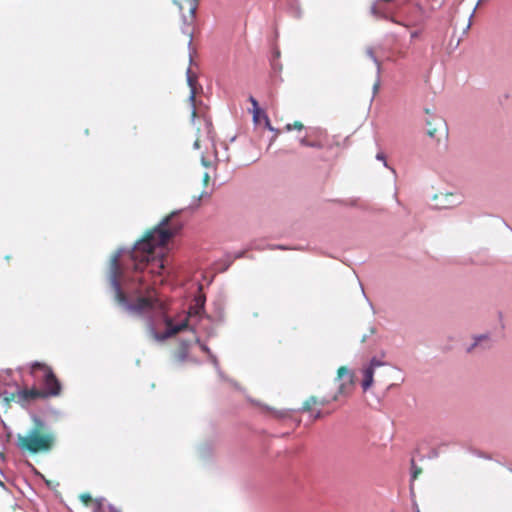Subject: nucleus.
I'll return each mask as SVG.
<instances>
[{"instance_id":"20","label":"nucleus","mask_w":512,"mask_h":512,"mask_svg":"<svg viewBox=\"0 0 512 512\" xmlns=\"http://www.w3.org/2000/svg\"><path fill=\"white\" fill-rule=\"evenodd\" d=\"M383 365H385V363L383 361L379 360L376 357H372L370 362H369V365L366 368H371V371L374 372L375 368L381 367Z\"/></svg>"},{"instance_id":"52","label":"nucleus","mask_w":512,"mask_h":512,"mask_svg":"<svg viewBox=\"0 0 512 512\" xmlns=\"http://www.w3.org/2000/svg\"><path fill=\"white\" fill-rule=\"evenodd\" d=\"M425 113L429 114L430 110L428 108L425 109Z\"/></svg>"},{"instance_id":"16","label":"nucleus","mask_w":512,"mask_h":512,"mask_svg":"<svg viewBox=\"0 0 512 512\" xmlns=\"http://www.w3.org/2000/svg\"><path fill=\"white\" fill-rule=\"evenodd\" d=\"M474 339L480 345H482V343H485V345L483 346L484 349H488L491 346L489 334H480V335L475 336Z\"/></svg>"},{"instance_id":"43","label":"nucleus","mask_w":512,"mask_h":512,"mask_svg":"<svg viewBox=\"0 0 512 512\" xmlns=\"http://www.w3.org/2000/svg\"><path fill=\"white\" fill-rule=\"evenodd\" d=\"M193 147H194L195 149H199L200 145H199V141H198V140H196V141L194 142Z\"/></svg>"},{"instance_id":"50","label":"nucleus","mask_w":512,"mask_h":512,"mask_svg":"<svg viewBox=\"0 0 512 512\" xmlns=\"http://www.w3.org/2000/svg\"><path fill=\"white\" fill-rule=\"evenodd\" d=\"M284 416H285V412H281V413L279 414V417H284Z\"/></svg>"},{"instance_id":"31","label":"nucleus","mask_w":512,"mask_h":512,"mask_svg":"<svg viewBox=\"0 0 512 512\" xmlns=\"http://www.w3.org/2000/svg\"><path fill=\"white\" fill-rule=\"evenodd\" d=\"M291 13H292V14H293V16H294V17H296V18L301 17V10H300V8H299V7H296V6L294 7V6H292V7H291Z\"/></svg>"},{"instance_id":"29","label":"nucleus","mask_w":512,"mask_h":512,"mask_svg":"<svg viewBox=\"0 0 512 512\" xmlns=\"http://www.w3.org/2000/svg\"><path fill=\"white\" fill-rule=\"evenodd\" d=\"M380 87V74L378 75L376 73V81L373 84L372 90H373V96L378 92V89Z\"/></svg>"},{"instance_id":"3","label":"nucleus","mask_w":512,"mask_h":512,"mask_svg":"<svg viewBox=\"0 0 512 512\" xmlns=\"http://www.w3.org/2000/svg\"><path fill=\"white\" fill-rule=\"evenodd\" d=\"M39 369L43 372V385H44V397H55L58 396L61 392L62 386L58 378L56 377L53 370L38 361H35L32 364V370Z\"/></svg>"},{"instance_id":"18","label":"nucleus","mask_w":512,"mask_h":512,"mask_svg":"<svg viewBox=\"0 0 512 512\" xmlns=\"http://www.w3.org/2000/svg\"><path fill=\"white\" fill-rule=\"evenodd\" d=\"M316 403H317L316 398L312 396L303 403V406L299 409V411L308 412L311 410L312 405L316 404Z\"/></svg>"},{"instance_id":"41","label":"nucleus","mask_w":512,"mask_h":512,"mask_svg":"<svg viewBox=\"0 0 512 512\" xmlns=\"http://www.w3.org/2000/svg\"><path fill=\"white\" fill-rule=\"evenodd\" d=\"M427 133L430 137H435V130H431L430 128H428Z\"/></svg>"},{"instance_id":"10","label":"nucleus","mask_w":512,"mask_h":512,"mask_svg":"<svg viewBox=\"0 0 512 512\" xmlns=\"http://www.w3.org/2000/svg\"><path fill=\"white\" fill-rule=\"evenodd\" d=\"M363 380H362V388L364 391H367L373 384L374 372L371 371V368H364L363 370Z\"/></svg>"},{"instance_id":"58","label":"nucleus","mask_w":512,"mask_h":512,"mask_svg":"<svg viewBox=\"0 0 512 512\" xmlns=\"http://www.w3.org/2000/svg\"><path fill=\"white\" fill-rule=\"evenodd\" d=\"M416 512H420L418 508H417Z\"/></svg>"},{"instance_id":"5","label":"nucleus","mask_w":512,"mask_h":512,"mask_svg":"<svg viewBox=\"0 0 512 512\" xmlns=\"http://www.w3.org/2000/svg\"><path fill=\"white\" fill-rule=\"evenodd\" d=\"M186 78H187V84L190 87L189 101H190L191 106H192L191 117H192V120L194 121V119L196 117V108H195V95H196L195 83H196V78L191 75V69L190 68H188L187 71H186Z\"/></svg>"},{"instance_id":"46","label":"nucleus","mask_w":512,"mask_h":512,"mask_svg":"<svg viewBox=\"0 0 512 512\" xmlns=\"http://www.w3.org/2000/svg\"><path fill=\"white\" fill-rule=\"evenodd\" d=\"M202 164H203L204 166H207V162H206V160H205V158H204V157H202Z\"/></svg>"},{"instance_id":"13","label":"nucleus","mask_w":512,"mask_h":512,"mask_svg":"<svg viewBox=\"0 0 512 512\" xmlns=\"http://www.w3.org/2000/svg\"><path fill=\"white\" fill-rule=\"evenodd\" d=\"M182 19H183V26H182L181 30H182L183 34H185V35L190 37V40H189V43H188V47H190L191 44H192L193 31L190 28V24L187 23V18H186L185 15L182 16Z\"/></svg>"},{"instance_id":"37","label":"nucleus","mask_w":512,"mask_h":512,"mask_svg":"<svg viewBox=\"0 0 512 512\" xmlns=\"http://www.w3.org/2000/svg\"><path fill=\"white\" fill-rule=\"evenodd\" d=\"M104 499L101 498V499H96V509H100L101 508V505H102V501Z\"/></svg>"},{"instance_id":"21","label":"nucleus","mask_w":512,"mask_h":512,"mask_svg":"<svg viewBox=\"0 0 512 512\" xmlns=\"http://www.w3.org/2000/svg\"><path fill=\"white\" fill-rule=\"evenodd\" d=\"M376 159H377V160H379V161H382V162H383V165H384L386 168L390 169V170L393 172V174H394V175L396 174L395 169H394V168H392V167H390V166L388 165V163H387V161H386V157H385L384 153H382V152L377 153V154H376Z\"/></svg>"},{"instance_id":"55","label":"nucleus","mask_w":512,"mask_h":512,"mask_svg":"<svg viewBox=\"0 0 512 512\" xmlns=\"http://www.w3.org/2000/svg\"><path fill=\"white\" fill-rule=\"evenodd\" d=\"M235 136L230 139L231 142L235 141Z\"/></svg>"},{"instance_id":"40","label":"nucleus","mask_w":512,"mask_h":512,"mask_svg":"<svg viewBox=\"0 0 512 512\" xmlns=\"http://www.w3.org/2000/svg\"><path fill=\"white\" fill-rule=\"evenodd\" d=\"M4 395H6L5 400L9 401L14 398V394H8L7 392H4Z\"/></svg>"},{"instance_id":"26","label":"nucleus","mask_w":512,"mask_h":512,"mask_svg":"<svg viewBox=\"0 0 512 512\" xmlns=\"http://www.w3.org/2000/svg\"><path fill=\"white\" fill-rule=\"evenodd\" d=\"M439 454H440V452H439V448L437 447V448H433V449H431V450L429 451V453L427 454V456H426V457H427L428 459H436V458H438V457H439Z\"/></svg>"},{"instance_id":"56","label":"nucleus","mask_w":512,"mask_h":512,"mask_svg":"<svg viewBox=\"0 0 512 512\" xmlns=\"http://www.w3.org/2000/svg\"><path fill=\"white\" fill-rule=\"evenodd\" d=\"M482 0H478L476 7L481 3Z\"/></svg>"},{"instance_id":"9","label":"nucleus","mask_w":512,"mask_h":512,"mask_svg":"<svg viewBox=\"0 0 512 512\" xmlns=\"http://www.w3.org/2000/svg\"><path fill=\"white\" fill-rule=\"evenodd\" d=\"M191 345L189 340H181L180 341V349L175 355V359L182 363L188 358V349Z\"/></svg>"},{"instance_id":"33","label":"nucleus","mask_w":512,"mask_h":512,"mask_svg":"<svg viewBox=\"0 0 512 512\" xmlns=\"http://www.w3.org/2000/svg\"><path fill=\"white\" fill-rule=\"evenodd\" d=\"M480 344L474 339L473 343L467 347L466 351L471 352L474 348L479 346Z\"/></svg>"},{"instance_id":"32","label":"nucleus","mask_w":512,"mask_h":512,"mask_svg":"<svg viewBox=\"0 0 512 512\" xmlns=\"http://www.w3.org/2000/svg\"><path fill=\"white\" fill-rule=\"evenodd\" d=\"M80 499H81L82 502L86 503V502L91 500V495L88 494V493L81 494L80 495Z\"/></svg>"},{"instance_id":"22","label":"nucleus","mask_w":512,"mask_h":512,"mask_svg":"<svg viewBox=\"0 0 512 512\" xmlns=\"http://www.w3.org/2000/svg\"><path fill=\"white\" fill-rule=\"evenodd\" d=\"M270 66L275 73H280L282 71V64L279 60H270Z\"/></svg>"},{"instance_id":"45","label":"nucleus","mask_w":512,"mask_h":512,"mask_svg":"<svg viewBox=\"0 0 512 512\" xmlns=\"http://www.w3.org/2000/svg\"><path fill=\"white\" fill-rule=\"evenodd\" d=\"M447 445H448V443L443 442V443H440V444L438 445V448H440V447H442V446H447Z\"/></svg>"},{"instance_id":"17","label":"nucleus","mask_w":512,"mask_h":512,"mask_svg":"<svg viewBox=\"0 0 512 512\" xmlns=\"http://www.w3.org/2000/svg\"><path fill=\"white\" fill-rule=\"evenodd\" d=\"M199 454L204 459L209 458L212 454V446L208 443L202 445L199 448Z\"/></svg>"},{"instance_id":"35","label":"nucleus","mask_w":512,"mask_h":512,"mask_svg":"<svg viewBox=\"0 0 512 512\" xmlns=\"http://www.w3.org/2000/svg\"><path fill=\"white\" fill-rule=\"evenodd\" d=\"M189 12L192 15V17H194V15L196 13V5L195 4L190 7Z\"/></svg>"},{"instance_id":"54","label":"nucleus","mask_w":512,"mask_h":512,"mask_svg":"<svg viewBox=\"0 0 512 512\" xmlns=\"http://www.w3.org/2000/svg\"><path fill=\"white\" fill-rule=\"evenodd\" d=\"M426 125H427V126H430V125H431L430 121H428V120H427V121H426Z\"/></svg>"},{"instance_id":"7","label":"nucleus","mask_w":512,"mask_h":512,"mask_svg":"<svg viewBox=\"0 0 512 512\" xmlns=\"http://www.w3.org/2000/svg\"><path fill=\"white\" fill-rule=\"evenodd\" d=\"M205 306V297L203 295H198L195 297V303L193 306L189 308V316H198L202 312H204Z\"/></svg>"},{"instance_id":"11","label":"nucleus","mask_w":512,"mask_h":512,"mask_svg":"<svg viewBox=\"0 0 512 512\" xmlns=\"http://www.w3.org/2000/svg\"><path fill=\"white\" fill-rule=\"evenodd\" d=\"M233 259L231 253H227L222 260L219 261L216 268L219 272H225L232 265Z\"/></svg>"},{"instance_id":"4","label":"nucleus","mask_w":512,"mask_h":512,"mask_svg":"<svg viewBox=\"0 0 512 512\" xmlns=\"http://www.w3.org/2000/svg\"><path fill=\"white\" fill-rule=\"evenodd\" d=\"M336 380L339 382L337 393L334 395L333 400H336L338 395H347L353 387V373L345 366H341L337 371Z\"/></svg>"},{"instance_id":"2","label":"nucleus","mask_w":512,"mask_h":512,"mask_svg":"<svg viewBox=\"0 0 512 512\" xmlns=\"http://www.w3.org/2000/svg\"><path fill=\"white\" fill-rule=\"evenodd\" d=\"M34 426L25 435L18 433L15 446L22 453H48L56 445L57 435L45 419L35 413H30Z\"/></svg>"},{"instance_id":"47","label":"nucleus","mask_w":512,"mask_h":512,"mask_svg":"<svg viewBox=\"0 0 512 512\" xmlns=\"http://www.w3.org/2000/svg\"><path fill=\"white\" fill-rule=\"evenodd\" d=\"M276 247H277L278 249H282V250L286 249V247H285V246H282V245H278V246H276Z\"/></svg>"},{"instance_id":"8","label":"nucleus","mask_w":512,"mask_h":512,"mask_svg":"<svg viewBox=\"0 0 512 512\" xmlns=\"http://www.w3.org/2000/svg\"><path fill=\"white\" fill-rule=\"evenodd\" d=\"M249 101L252 104V114L254 123H258L260 119L264 118V115H267L266 112L260 108L258 101L253 97H249Z\"/></svg>"},{"instance_id":"28","label":"nucleus","mask_w":512,"mask_h":512,"mask_svg":"<svg viewBox=\"0 0 512 512\" xmlns=\"http://www.w3.org/2000/svg\"><path fill=\"white\" fill-rule=\"evenodd\" d=\"M209 361L212 363L215 369H218L219 361L215 354L211 353L208 355Z\"/></svg>"},{"instance_id":"23","label":"nucleus","mask_w":512,"mask_h":512,"mask_svg":"<svg viewBox=\"0 0 512 512\" xmlns=\"http://www.w3.org/2000/svg\"><path fill=\"white\" fill-rule=\"evenodd\" d=\"M303 128H304L303 124L298 121L294 122L293 124H287L285 126V129L287 131H291L293 129L302 130Z\"/></svg>"},{"instance_id":"51","label":"nucleus","mask_w":512,"mask_h":512,"mask_svg":"<svg viewBox=\"0 0 512 512\" xmlns=\"http://www.w3.org/2000/svg\"><path fill=\"white\" fill-rule=\"evenodd\" d=\"M362 294H363V295H364V297L367 299V296H366L365 291H364V289H363V288H362Z\"/></svg>"},{"instance_id":"12","label":"nucleus","mask_w":512,"mask_h":512,"mask_svg":"<svg viewBox=\"0 0 512 512\" xmlns=\"http://www.w3.org/2000/svg\"><path fill=\"white\" fill-rule=\"evenodd\" d=\"M299 143L305 147L316 148V149L323 148V144L320 141H310L307 139V137L300 138Z\"/></svg>"},{"instance_id":"36","label":"nucleus","mask_w":512,"mask_h":512,"mask_svg":"<svg viewBox=\"0 0 512 512\" xmlns=\"http://www.w3.org/2000/svg\"><path fill=\"white\" fill-rule=\"evenodd\" d=\"M419 31H413L410 34L411 39H416L419 36Z\"/></svg>"},{"instance_id":"14","label":"nucleus","mask_w":512,"mask_h":512,"mask_svg":"<svg viewBox=\"0 0 512 512\" xmlns=\"http://www.w3.org/2000/svg\"><path fill=\"white\" fill-rule=\"evenodd\" d=\"M366 54L376 65V73L379 75L381 73V64L377 57L375 56L373 49L371 47L367 48Z\"/></svg>"},{"instance_id":"42","label":"nucleus","mask_w":512,"mask_h":512,"mask_svg":"<svg viewBox=\"0 0 512 512\" xmlns=\"http://www.w3.org/2000/svg\"><path fill=\"white\" fill-rule=\"evenodd\" d=\"M321 406H324L325 404L328 403V400L326 398H323L321 399L319 402H318Z\"/></svg>"},{"instance_id":"24","label":"nucleus","mask_w":512,"mask_h":512,"mask_svg":"<svg viewBox=\"0 0 512 512\" xmlns=\"http://www.w3.org/2000/svg\"><path fill=\"white\" fill-rule=\"evenodd\" d=\"M195 342L200 346V349L207 355L212 353L210 348L205 343H202L198 337L195 339Z\"/></svg>"},{"instance_id":"57","label":"nucleus","mask_w":512,"mask_h":512,"mask_svg":"<svg viewBox=\"0 0 512 512\" xmlns=\"http://www.w3.org/2000/svg\"><path fill=\"white\" fill-rule=\"evenodd\" d=\"M0 458H3V455H2V453H0Z\"/></svg>"},{"instance_id":"44","label":"nucleus","mask_w":512,"mask_h":512,"mask_svg":"<svg viewBox=\"0 0 512 512\" xmlns=\"http://www.w3.org/2000/svg\"><path fill=\"white\" fill-rule=\"evenodd\" d=\"M110 512H119L111 504H109Z\"/></svg>"},{"instance_id":"53","label":"nucleus","mask_w":512,"mask_h":512,"mask_svg":"<svg viewBox=\"0 0 512 512\" xmlns=\"http://www.w3.org/2000/svg\"><path fill=\"white\" fill-rule=\"evenodd\" d=\"M202 196H203V193L199 195L197 201H199L202 198Z\"/></svg>"},{"instance_id":"49","label":"nucleus","mask_w":512,"mask_h":512,"mask_svg":"<svg viewBox=\"0 0 512 512\" xmlns=\"http://www.w3.org/2000/svg\"><path fill=\"white\" fill-rule=\"evenodd\" d=\"M475 454H476L477 456H479V457H485V456H484L482 453H480V452H477V453H475Z\"/></svg>"},{"instance_id":"27","label":"nucleus","mask_w":512,"mask_h":512,"mask_svg":"<svg viewBox=\"0 0 512 512\" xmlns=\"http://www.w3.org/2000/svg\"><path fill=\"white\" fill-rule=\"evenodd\" d=\"M281 56V52L278 47H274L272 49L270 60H279Z\"/></svg>"},{"instance_id":"6","label":"nucleus","mask_w":512,"mask_h":512,"mask_svg":"<svg viewBox=\"0 0 512 512\" xmlns=\"http://www.w3.org/2000/svg\"><path fill=\"white\" fill-rule=\"evenodd\" d=\"M17 395L19 397L20 401H30L38 398H45L44 393L41 390H38L37 388L32 389H18Z\"/></svg>"},{"instance_id":"25","label":"nucleus","mask_w":512,"mask_h":512,"mask_svg":"<svg viewBox=\"0 0 512 512\" xmlns=\"http://www.w3.org/2000/svg\"><path fill=\"white\" fill-rule=\"evenodd\" d=\"M217 374L219 375V377L222 379V380H227L229 381L231 384H233L235 387H238L237 383L234 382L233 380L231 379H227L226 376L224 375L223 371L221 370L220 368V365L218 366V369H215Z\"/></svg>"},{"instance_id":"39","label":"nucleus","mask_w":512,"mask_h":512,"mask_svg":"<svg viewBox=\"0 0 512 512\" xmlns=\"http://www.w3.org/2000/svg\"><path fill=\"white\" fill-rule=\"evenodd\" d=\"M206 125H207V129H208V135H210V133H211V128H212V123H211V121L207 120V121H206Z\"/></svg>"},{"instance_id":"34","label":"nucleus","mask_w":512,"mask_h":512,"mask_svg":"<svg viewBox=\"0 0 512 512\" xmlns=\"http://www.w3.org/2000/svg\"><path fill=\"white\" fill-rule=\"evenodd\" d=\"M322 417V412L318 410L315 414L312 415L313 420H317Z\"/></svg>"},{"instance_id":"15","label":"nucleus","mask_w":512,"mask_h":512,"mask_svg":"<svg viewBox=\"0 0 512 512\" xmlns=\"http://www.w3.org/2000/svg\"><path fill=\"white\" fill-rule=\"evenodd\" d=\"M410 465H411V479H410V482H411V486H412L413 482L416 480L418 475L421 473V468H419L416 465L415 460L413 458L410 461Z\"/></svg>"},{"instance_id":"38","label":"nucleus","mask_w":512,"mask_h":512,"mask_svg":"<svg viewBox=\"0 0 512 512\" xmlns=\"http://www.w3.org/2000/svg\"><path fill=\"white\" fill-rule=\"evenodd\" d=\"M472 16H473V13H472V14L470 15V17H469V23H468V24H467V26L465 27V29H464V31H463L464 33H466V32L468 31V29L470 28V26H471V18H472Z\"/></svg>"},{"instance_id":"48","label":"nucleus","mask_w":512,"mask_h":512,"mask_svg":"<svg viewBox=\"0 0 512 512\" xmlns=\"http://www.w3.org/2000/svg\"><path fill=\"white\" fill-rule=\"evenodd\" d=\"M208 178H209V175H208V173H205V176H204V181H207V180H208Z\"/></svg>"},{"instance_id":"30","label":"nucleus","mask_w":512,"mask_h":512,"mask_svg":"<svg viewBox=\"0 0 512 512\" xmlns=\"http://www.w3.org/2000/svg\"><path fill=\"white\" fill-rule=\"evenodd\" d=\"M245 253L246 251L243 250V251H238V252H235V253H231V256H232V259L233 261L236 260V259H240V258H243L245 256Z\"/></svg>"},{"instance_id":"19","label":"nucleus","mask_w":512,"mask_h":512,"mask_svg":"<svg viewBox=\"0 0 512 512\" xmlns=\"http://www.w3.org/2000/svg\"><path fill=\"white\" fill-rule=\"evenodd\" d=\"M263 120H264V122H265V127H266L269 131H271V132H274V133H275V135H274V136L272 137V139H271V141H274V140H275V138H276V136H277V134L279 133V130H278V129H276V128H274V127L271 125V123H270V119H269L268 115H264Z\"/></svg>"},{"instance_id":"1","label":"nucleus","mask_w":512,"mask_h":512,"mask_svg":"<svg viewBox=\"0 0 512 512\" xmlns=\"http://www.w3.org/2000/svg\"><path fill=\"white\" fill-rule=\"evenodd\" d=\"M179 211L172 212L148 231L131 248H119L111 257L108 279L117 305L128 315L147 321V330L157 341H164L188 327L187 321L174 324L159 299L154 284L145 272L161 276L168 272L161 246L181 229L180 223L168 227Z\"/></svg>"}]
</instances>
